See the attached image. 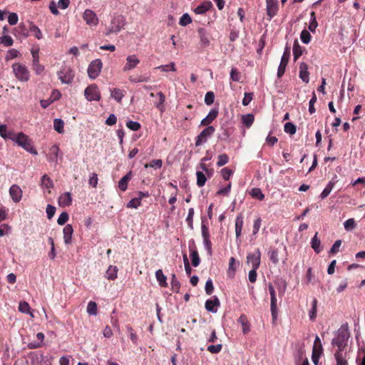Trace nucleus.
I'll return each instance as SVG.
<instances>
[{"instance_id": "f257e3e1", "label": "nucleus", "mask_w": 365, "mask_h": 365, "mask_svg": "<svg viewBox=\"0 0 365 365\" xmlns=\"http://www.w3.org/2000/svg\"><path fill=\"white\" fill-rule=\"evenodd\" d=\"M15 143L27 152L35 155L38 154L37 150L34 148L32 140L24 133H18V138H16Z\"/></svg>"}, {"instance_id": "f03ea898", "label": "nucleus", "mask_w": 365, "mask_h": 365, "mask_svg": "<svg viewBox=\"0 0 365 365\" xmlns=\"http://www.w3.org/2000/svg\"><path fill=\"white\" fill-rule=\"evenodd\" d=\"M12 70L15 77L21 82H27L30 78V71L28 68L20 63L12 65Z\"/></svg>"}, {"instance_id": "7ed1b4c3", "label": "nucleus", "mask_w": 365, "mask_h": 365, "mask_svg": "<svg viewBox=\"0 0 365 365\" xmlns=\"http://www.w3.org/2000/svg\"><path fill=\"white\" fill-rule=\"evenodd\" d=\"M350 334L347 329L341 327L339 329L337 336L333 339L332 344L338 347V350H343L346 346V342L349 338Z\"/></svg>"}, {"instance_id": "20e7f679", "label": "nucleus", "mask_w": 365, "mask_h": 365, "mask_svg": "<svg viewBox=\"0 0 365 365\" xmlns=\"http://www.w3.org/2000/svg\"><path fill=\"white\" fill-rule=\"evenodd\" d=\"M125 25V19L122 15H118L113 18L110 26L106 33L109 36L112 33H118Z\"/></svg>"}, {"instance_id": "39448f33", "label": "nucleus", "mask_w": 365, "mask_h": 365, "mask_svg": "<svg viewBox=\"0 0 365 365\" xmlns=\"http://www.w3.org/2000/svg\"><path fill=\"white\" fill-rule=\"evenodd\" d=\"M58 78L62 83L71 84L74 78L73 71L68 66H62L61 71L57 73Z\"/></svg>"}, {"instance_id": "423d86ee", "label": "nucleus", "mask_w": 365, "mask_h": 365, "mask_svg": "<svg viewBox=\"0 0 365 365\" xmlns=\"http://www.w3.org/2000/svg\"><path fill=\"white\" fill-rule=\"evenodd\" d=\"M84 96L88 101H100L101 96L96 84L89 85L84 91Z\"/></svg>"}, {"instance_id": "0eeeda50", "label": "nucleus", "mask_w": 365, "mask_h": 365, "mask_svg": "<svg viewBox=\"0 0 365 365\" xmlns=\"http://www.w3.org/2000/svg\"><path fill=\"white\" fill-rule=\"evenodd\" d=\"M215 131V128L210 125L202 130L195 138V146L198 147L207 141L208 138L211 137Z\"/></svg>"}, {"instance_id": "6e6552de", "label": "nucleus", "mask_w": 365, "mask_h": 365, "mask_svg": "<svg viewBox=\"0 0 365 365\" xmlns=\"http://www.w3.org/2000/svg\"><path fill=\"white\" fill-rule=\"evenodd\" d=\"M290 57V47L287 46L284 48V51L281 58V61L277 70V77L280 78L283 76L285 72L286 67L289 62V59Z\"/></svg>"}, {"instance_id": "1a4fd4ad", "label": "nucleus", "mask_w": 365, "mask_h": 365, "mask_svg": "<svg viewBox=\"0 0 365 365\" xmlns=\"http://www.w3.org/2000/svg\"><path fill=\"white\" fill-rule=\"evenodd\" d=\"M103 67V63L101 59H96L93 61L88 66V76L92 78L95 79L96 78L102 69Z\"/></svg>"}, {"instance_id": "9d476101", "label": "nucleus", "mask_w": 365, "mask_h": 365, "mask_svg": "<svg viewBox=\"0 0 365 365\" xmlns=\"http://www.w3.org/2000/svg\"><path fill=\"white\" fill-rule=\"evenodd\" d=\"M269 292L271 296L270 310L272 313V319L275 320L277 317V297L275 289L272 284H269L268 286Z\"/></svg>"}, {"instance_id": "9b49d317", "label": "nucleus", "mask_w": 365, "mask_h": 365, "mask_svg": "<svg viewBox=\"0 0 365 365\" xmlns=\"http://www.w3.org/2000/svg\"><path fill=\"white\" fill-rule=\"evenodd\" d=\"M267 3V14L269 20H271L277 14L279 10V4L277 0H266Z\"/></svg>"}, {"instance_id": "f8f14e48", "label": "nucleus", "mask_w": 365, "mask_h": 365, "mask_svg": "<svg viewBox=\"0 0 365 365\" xmlns=\"http://www.w3.org/2000/svg\"><path fill=\"white\" fill-rule=\"evenodd\" d=\"M140 63L139 58L135 55H129L126 58V63L123 68V72H128L135 68Z\"/></svg>"}, {"instance_id": "ddd939ff", "label": "nucleus", "mask_w": 365, "mask_h": 365, "mask_svg": "<svg viewBox=\"0 0 365 365\" xmlns=\"http://www.w3.org/2000/svg\"><path fill=\"white\" fill-rule=\"evenodd\" d=\"M83 19L90 26H96L98 24V19L96 14L91 9H86L84 11Z\"/></svg>"}, {"instance_id": "4468645a", "label": "nucleus", "mask_w": 365, "mask_h": 365, "mask_svg": "<svg viewBox=\"0 0 365 365\" xmlns=\"http://www.w3.org/2000/svg\"><path fill=\"white\" fill-rule=\"evenodd\" d=\"M9 194L14 202H19L22 197V190L17 185H12L9 189Z\"/></svg>"}, {"instance_id": "2eb2a0df", "label": "nucleus", "mask_w": 365, "mask_h": 365, "mask_svg": "<svg viewBox=\"0 0 365 365\" xmlns=\"http://www.w3.org/2000/svg\"><path fill=\"white\" fill-rule=\"evenodd\" d=\"M247 262L252 264L254 269H258L260 264V252L259 250L255 253H250L247 257Z\"/></svg>"}, {"instance_id": "dca6fc26", "label": "nucleus", "mask_w": 365, "mask_h": 365, "mask_svg": "<svg viewBox=\"0 0 365 365\" xmlns=\"http://www.w3.org/2000/svg\"><path fill=\"white\" fill-rule=\"evenodd\" d=\"M197 33L200 38V44L205 48L210 45V35L204 28H199Z\"/></svg>"}, {"instance_id": "f3484780", "label": "nucleus", "mask_w": 365, "mask_h": 365, "mask_svg": "<svg viewBox=\"0 0 365 365\" xmlns=\"http://www.w3.org/2000/svg\"><path fill=\"white\" fill-rule=\"evenodd\" d=\"M218 113V109H212L209 112L208 115L201 120L200 125L207 127L210 126L209 125L217 117Z\"/></svg>"}, {"instance_id": "a211bd4d", "label": "nucleus", "mask_w": 365, "mask_h": 365, "mask_svg": "<svg viewBox=\"0 0 365 365\" xmlns=\"http://www.w3.org/2000/svg\"><path fill=\"white\" fill-rule=\"evenodd\" d=\"M299 78L303 82L308 83L309 81V73L308 71V66L306 63H301L299 65Z\"/></svg>"}, {"instance_id": "6ab92c4d", "label": "nucleus", "mask_w": 365, "mask_h": 365, "mask_svg": "<svg viewBox=\"0 0 365 365\" xmlns=\"http://www.w3.org/2000/svg\"><path fill=\"white\" fill-rule=\"evenodd\" d=\"M132 178H133V173L130 170L119 180L118 188L121 191L125 192L128 188V182L132 179Z\"/></svg>"}, {"instance_id": "aec40b11", "label": "nucleus", "mask_w": 365, "mask_h": 365, "mask_svg": "<svg viewBox=\"0 0 365 365\" xmlns=\"http://www.w3.org/2000/svg\"><path fill=\"white\" fill-rule=\"evenodd\" d=\"M59 148L57 145H52L49 149L47 160L49 162L57 163Z\"/></svg>"}, {"instance_id": "412c9836", "label": "nucleus", "mask_w": 365, "mask_h": 365, "mask_svg": "<svg viewBox=\"0 0 365 365\" xmlns=\"http://www.w3.org/2000/svg\"><path fill=\"white\" fill-rule=\"evenodd\" d=\"M72 202V197L70 192H64L58 198V205L60 207H65L69 206Z\"/></svg>"}, {"instance_id": "4be33fe9", "label": "nucleus", "mask_w": 365, "mask_h": 365, "mask_svg": "<svg viewBox=\"0 0 365 365\" xmlns=\"http://www.w3.org/2000/svg\"><path fill=\"white\" fill-rule=\"evenodd\" d=\"M220 304V300L217 297H215L214 300L207 299L205 302V309L211 312H217V307Z\"/></svg>"}, {"instance_id": "5701e85b", "label": "nucleus", "mask_w": 365, "mask_h": 365, "mask_svg": "<svg viewBox=\"0 0 365 365\" xmlns=\"http://www.w3.org/2000/svg\"><path fill=\"white\" fill-rule=\"evenodd\" d=\"M212 7V4L211 1H204L200 5L197 6L195 9L194 11L196 14H204L207 11L210 10Z\"/></svg>"}, {"instance_id": "b1692460", "label": "nucleus", "mask_w": 365, "mask_h": 365, "mask_svg": "<svg viewBox=\"0 0 365 365\" xmlns=\"http://www.w3.org/2000/svg\"><path fill=\"white\" fill-rule=\"evenodd\" d=\"M63 240L64 242L66 245H69L71 243L72 235L73 232V229L71 225H66L63 230Z\"/></svg>"}, {"instance_id": "393cba45", "label": "nucleus", "mask_w": 365, "mask_h": 365, "mask_svg": "<svg viewBox=\"0 0 365 365\" xmlns=\"http://www.w3.org/2000/svg\"><path fill=\"white\" fill-rule=\"evenodd\" d=\"M37 341H34L28 344V347L31 349H38L42 346L44 340V334L42 332H38L36 334Z\"/></svg>"}, {"instance_id": "a878e982", "label": "nucleus", "mask_w": 365, "mask_h": 365, "mask_svg": "<svg viewBox=\"0 0 365 365\" xmlns=\"http://www.w3.org/2000/svg\"><path fill=\"white\" fill-rule=\"evenodd\" d=\"M243 224V216L242 214H239L235 220V234L237 237L241 235Z\"/></svg>"}, {"instance_id": "bb28decb", "label": "nucleus", "mask_w": 365, "mask_h": 365, "mask_svg": "<svg viewBox=\"0 0 365 365\" xmlns=\"http://www.w3.org/2000/svg\"><path fill=\"white\" fill-rule=\"evenodd\" d=\"M118 269L116 266L110 265L106 272L105 277L109 280H114L117 278Z\"/></svg>"}, {"instance_id": "cd10ccee", "label": "nucleus", "mask_w": 365, "mask_h": 365, "mask_svg": "<svg viewBox=\"0 0 365 365\" xmlns=\"http://www.w3.org/2000/svg\"><path fill=\"white\" fill-rule=\"evenodd\" d=\"M238 323L241 324L242 328V332L246 334L250 331V324L248 322L247 318L245 314H242L238 320Z\"/></svg>"}, {"instance_id": "c85d7f7f", "label": "nucleus", "mask_w": 365, "mask_h": 365, "mask_svg": "<svg viewBox=\"0 0 365 365\" xmlns=\"http://www.w3.org/2000/svg\"><path fill=\"white\" fill-rule=\"evenodd\" d=\"M155 277L156 279L159 283V285L162 287H167L168 283H167V277L164 275L162 269H158L155 272Z\"/></svg>"}, {"instance_id": "c756f323", "label": "nucleus", "mask_w": 365, "mask_h": 365, "mask_svg": "<svg viewBox=\"0 0 365 365\" xmlns=\"http://www.w3.org/2000/svg\"><path fill=\"white\" fill-rule=\"evenodd\" d=\"M190 257L192 260V264L194 267H197L200 264V259L198 255V252L196 248L192 249L190 247Z\"/></svg>"}, {"instance_id": "7c9ffc66", "label": "nucleus", "mask_w": 365, "mask_h": 365, "mask_svg": "<svg viewBox=\"0 0 365 365\" xmlns=\"http://www.w3.org/2000/svg\"><path fill=\"white\" fill-rule=\"evenodd\" d=\"M318 232H316L314 236L312 239L311 245L312 249L316 253H319L322 251L321 242L317 237Z\"/></svg>"}, {"instance_id": "2f4dec72", "label": "nucleus", "mask_w": 365, "mask_h": 365, "mask_svg": "<svg viewBox=\"0 0 365 365\" xmlns=\"http://www.w3.org/2000/svg\"><path fill=\"white\" fill-rule=\"evenodd\" d=\"M124 91L120 88H113L110 90L111 97L113 98L117 102L120 103L124 96Z\"/></svg>"}, {"instance_id": "473e14b6", "label": "nucleus", "mask_w": 365, "mask_h": 365, "mask_svg": "<svg viewBox=\"0 0 365 365\" xmlns=\"http://www.w3.org/2000/svg\"><path fill=\"white\" fill-rule=\"evenodd\" d=\"M302 48L300 46L298 41L296 39L293 45V55L294 61H296L302 56Z\"/></svg>"}, {"instance_id": "72a5a7b5", "label": "nucleus", "mask_w": 365, "mask_h": 365, "mask_svg": "<svg viewBox=\"0 0 365 365\" xmlns=\"http://www.w3.org/2000/svg\"><path fill=\"white\" fill-rule=\"evenodd\" d=\"M343 350H337L335 353L336 365H348L346 356L343 355Z\"/></svg>"}, {"instance_id": "f704fd0d", "label": "nucleus", "mask_w": 365, "mask_h": 365, "mask_svg": "<svg viewBox=\"0 0 365 365\" xmlns=\"http://www.w3.org/2000/svg\"><path fill=\"white\" fill-rule=\"evenodd\" d=\"M41 185L43 187L51 189L53 187V180L46 175H43L41 177Z\"/></svg>"}, {"instance_id": "c9c22d12", "label": "nucleus", "mask_w": 365, "mask_h": 365, "mask_svg": "<svg viewBox=\"0 0 365 365\" xmlns=\"http://www.w3.org/2000/svg\"><path fill=\"white\" fill-rule=\"evenodd\" d=\"M250 194L254 199H257L261 201L264 199V195L262 193L261 189L259 187L252 188L250 192Z\"/></svg>"}, {"instance_id": "e433bc0d", "label": "nucleus", "mask_w": 365, "mask_h": 365, "mask_svg": "<svg viewBox=\"0 0 365 365\" xmlns=\"http://www.w3.org/2000/svg\"><path fill=\"white\" fill-rule=\"evenodd\" d=\"M255 120V116L253 114H247L242 115V123L247 126V128H250Z\"/></svg>"}, {"instance_id": "4c0bfd02", "label": "nucleus", "mask_w": 365, "mask_h": 365, "mask_svg": "<svg viewBox=\"0 0 365 365\" xmlns=\"http://www.w3.org/2000/svg\"><path fill=\"white\" fill-rule=\"evenodd\" d=\"M268 255L269 256L270 261L274 264H277L279 262L278 250L276 248H270Z\"/></svg>"}, {"instance_id": "58836bf2", "label": "nucleus", "mask_w": 365, "mask_h": 365, "mask_svg": "<svg viewBox=\"0 0 365 365\" xmlns=\"http://www.w3.org/2000/svg\"><path fill=\"white\" fill-rule=\"evenodd\" d=\"M156 97L158 98V101L155 103L156 108H158L160 110H163V104L165 101V96L162 92H158L156 94Z\"/></svg>"}, {"instance_id": "ea45409f", "label": "nucleus", "mask_w": 365, "mask_h": 365, "mask_svg": "<svg viewBox=\"0 0 365 365\" xmlns=\"http://www.w3.org/2000/svg\"><path fill=\"white\" fill-rule=\"evenodd\" d=\"M53 128L58 133H63L64 132V122L60 118H56L53 121Z\"/></svg>"}, {"instance_id": "a19ab883", "label": "nucleus", "mask_w": 365, "mask_h": 365, "mask_svg": "<svg viewBox=\"0 0 365 365\" xmlns=\"http://www.w3.org/2000/svg\"><path fill=\"white\" fill-rule=\"evenodd\" d=\"M197 185L199 187H202L205 185L207 178L205 175L201 171H197Z\"/></svg>"}, {"instance_id": "79ce46f5", "label": "nucleus", "mask_w": 365, "mask_h": 365, "mask_svg": "<svg viewBox=\"0 0 365 365\" xmlns=\"http://www.w3.org/2000/svg\"><path fill=\"white\" fill-rule=\"evenodd\" d=\"M334 186V182L332 181H329L328 182V184L327 185V186L325 187V188L324 189V190L322 191V192L321 193L320 197L322 199L326 198L331 192Z\"/></svg>"}, {"instance_id": "37998d69", "label": "nucleus", "mask_w": 365, "mask_h": 365, "mask_svg": "<svg viewBox=\"0 0 365 365\" xmlns=\"http://www.w3.org/2000/svg\"><path fill=\"white\" fill-rule=\"evenodd\" d=\"M171 288L173 292L178 293L180 289V283L177 279V277L175 274H172L171 277Z\"/></svg>"}, {"instance_id": "c03bdc74", "label": "nucleus", "mask_w": 365, "mask_h": 365, "mask_svg": "<svg viewBox=\"0 0 365 365\" xmlns=\"http://www.w3.org/2000/svg\"><path fill=\"white\" fill-rule=\"evenodd\" d=\"M236 270V262H235V259L234 257H231L230 259V261H229V269H228V271H227V274L231 277H234V274H235V272Z\"/></svg>"}, {"instance_id": "a18cd8bd", "label": "nucleus", "mask_w": 365, "mask_h": 365, "mask_svg": "<svg viewBox=\"0 0 365 365\" xmlns=\"http://www.w3.org/2000/svg\"><path fill=\"white\" fill-rule=\"evenodd\" d=\"M30 31L35 36V37L38 39H41L43 38L42 33L40 29L36 26L35 24L31 23L30 25Z\"/></svg>"}, {"instance_id": "49530a36", "label": "nucleus", "mask_w": 365, "mask_h": 365, "mask_svg": "<svg viewBox=\"0 0 365 365\" xmlns=\"http://www.w3.org/2000/svg\"><path fill=\"white\" fill-rule=\"evenodd\" d=\"M194 208L191 207L188 210V215L186 218V222L187 224L188 227L190 230L193 229V216H194Z\"/></svg>"}, {"instance_id": "de8ad7c7", "label": "nucleus", "mask_w": 365, "mask_h": 365, "mask_svg": "<svg viewBox=\"0 0 365 365\" xmlns=\"http://www.w3.org/2000/svg\"><path fill=\"white\" fill-rule=\"evenodd\" d=\"M14 41L10 36L4 35L0 37V43L3 44L4 46H11L13 45Z\"/></svg>"}, {"instance_id": "09e8293b", "label": "nucleus", "mask_w": 365, "mask_h": 365, "mask_svg": "<svg viewBox=\"0 0 365 365\" xmlns=\"http://www.w3.org/2000/svg\"><path fill=\"white\" fill-rule=\"evenodd\" d=\"M87 312L89 314L96 315L98 312L97 304L95 302L91 301L87 306Z\"/></svg>"}, {"instance_id": "8fccbe9b", "label": "nucleus", "mask_w": 365, "mask_h": 365, "mask_svg": "<svg viewBox=\"0 0 365 365\" xmlns=\"http://www.w3.org/2000/svg\"><path fill=\"white\" fill-rule=\"evenodd\" d=\"M300 38H301V41L304 43L307 44L310 42L312 36H311L310 33L307 29H304L301 32Z\"/></svg>"}, {"instance_id": "3c124183", "label": "nucleus", "mask_w": 365, "mask_h": 365, "mask_svg": "<svg viewBox=\"0 0 365 365\" xmlns=\"http://www.w3.org/2000/svg\"><path fill=\"white\" fill-rule=\"evenodd\" d=\"M163 165V161L160 159L153 160L149 163L145 165V168H153L155 169L160 168Z\"/></svg>"}, {"instance_id": "603ef678", "label": "nucleus", "mask_w": 365, "mask_h": 365, "mask_svg": "<svg viewBox=\"0 0 365 365\" xmlns=\"http://www.w3.org/2000/svg\"><path fill=\"white\" fill-rule=\"evenodd\" d=\"M156 68L160 70L161 71H165V72H167L168 71H176L175 64L173 62L170 63V64H167V65H161L160 66H158Z\"/></svg>"}, {"instance_id": "864d4df0", "label": "nucleus", "mask_w": 365, "mask_h": 365, "mask_svg": "<svg viewBox=\"0 0 365 365\" xmlns=\"http://www.w3.org/2000/svg\"><path fill=\"white\" fill-rule=\"evenodd\" d=\"M141 205V201L140 197H134L131 199L127 204V207L128 208H137Z\"/></svg>"}, {"instance_id": "5fc2aeb1", "label": "nucleus", "mask_w": 365, "mask_h": 365, "mask_svg": "<svg viewBox=\"0 0 365 365\" xmlns=\"http://www.w3.org/2000/svg\"><path fill=\"white\" fill-rule=\"evenodd\" d=\"M218 160L217 162V165L218 167H221L225 165L228 163L229 157L227 154H221L217 158Z\"/></svg>"}, {"instance_id": "6e6d98bb", "label": "nucleus", "mask_w": 365, "mask_h": 365, "mask_svg": "<svg viewBox=\"0 0 365 365\" xmlns=\"http://www.w3.org/2000/svg\"><path fill=\"white\" fill-rule=\"evenodd\" d=\"M284 130L285 133L293 135L296 133V126L292 123L288 122L285 123Z\"/></svg>"}, {"instance_id": "4d7b16f0", "label": "nucleus", "mask_w": 365, "mask_h": 365, "mask_svg": "<svg viewBox=\"0 0 365 365\" xmlns=\"http://www.w3.org/2000/svg\"><path fill=\"white\" fill-rule=\"evenodd\" d=\"M126 126L133 131H137L140 130L141 128L140 124L138 122L133 121V120H128L126 123Z\"/></svg>"}, {"instance_id": "13d9d810", "label": "nucleus", "mask_w": 365, "mask_h": 365, "mask_svg": "<svg viewBox=\"0 0 365 365\" xmlns=\"http://www.w3.org/2000/svg\"><path fill=\"white\" fill-rule=\"evenodd\" d=\"M222 349V345L221 344H217L216 345H210L207 346V351L211 354H218L221 351Z\"/></svg>"}, {"instance_id": "bf43d9fd", "label": "nucleus", "mask_w": 365, "mask_h": 365, "mask_svg": "<svg viewBox=\"0 0 365 365\" xmlns=\"http://www.w3.org/2000/svg\"><path fill=\"white\" fill-rule=\"evenodd\" d=\"M192 22L191 17L188 14H184L180 19L179 24L181 26H187Z\"/></svg>"}, {"instance_id": "052dcab7", "label": "nucleus", "mask_w": 365, "mask_h": 365, "mask_svg": "<svg viewBox=\"0 0 365 365\" xmlns=\"http://www.w3.org/2000/svg\"><path fill=\"white\" fill-rule=\"evenodd\" d=\"M240 73L237 70V68H232L230 71V78L232 79V81L235 82H238L240 81Z\"/></svg>"}, {"instance_id": "680f3d73", "label": "nucleus", "mask_w": 365, "mask_h": 365, "mask_svg": "<svg viewBox=\"0 0 365 365\" xmlns=\"http://www.w3.org/2000/svg\"><path fill=\"white\" fill-rule=\"evenodd\" d=\"M129 81L132 83H140V82H148L149 78L148 77H145V76H136V77H134V76H130L129 77Z\"/></svg>"}, {"instance_id": "e2e57ef3", "label": "nucleus", "mask_w": 365, "mask_h": 365, "mask_svg": "<svg viewBox=\"0 0 365 365\" xmlns=\"http://www.w3.org/2000/svg\"><path fill=\"white\" fill-rule=\"evenodd\" d=\"M344 225L346 230L350 231L355 227L356 223L353 218H350L344 222Z\"/></svg>"}, {"instance_id": "0e129e2a", "label": "nucleus", "mask_w": 365, "mask_h": 365, "mask_svg": "<svg viewBox=\"0 0 365 365\" xmlns=\"http://www.w3.org/2000/svg\"><path fill=\"white\" fill-rule=\"evenodd\" d=\"M215 94L212 91H208L205 96V103L210 106L214 103Z\"/></svg>"}, {"instance_id": "69168bd1", "label": "nucleus", "mask_w": 365, "mask_h": 365, "mask_svg": "<svg viewBox=\"0 0 365 365\" xmlns=\"http://www.w3.org/2000/svg\"><path fill=\"white\" fill-rule=\"evenodd\" d=\"M68 214L66 212H63L58 217L57 222L60 225H63L68 220Z\"/></svg>"}, {"instance_id": "338daca9", "label": "nucleus", "mask_w": 365, "mask_h": 365, "mask_svg": "<svg viewBox=\"0 0 365 365\" xmlns=\"http://www.w3.org/2000/svg\"><path fill=\"white\" fill-rule=\"evenodd\" d=\"M221 175L223 178L224 180H228L230 178V176L232 175L233 172L232 170L224 168L221 170Z\"/></svg>"}, {"instance_id": "774afa93", "label": "nucleus", "mask_w": 365, "mask_h": 365, "mask_svg": "<svg viewBox=\"0 0 365 365\" xmlns=\"http://www.w3.org/2000/svg\"><path fill=\"white\" fill-rule=\"evenodd\" d=\"M19 309L21 312L27 314L30 312V306L26 302H21L19 305Z\"/></svg>"}]
</instances>
